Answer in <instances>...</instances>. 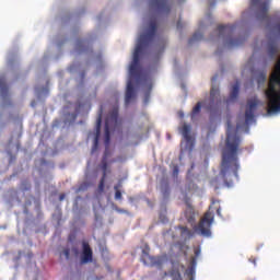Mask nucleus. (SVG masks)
<instances>
[{"label": "nucleus", "instance_id": "obj_1", "mask_svg": "<svg viewBox=\"0 0 280 280\" xmlns=\"http://www.w3.org/2000/svg\"><path fill=\"white\" fill-rule=\"evenodd\" d=\"M270 1L272 0H250V9L244 13V16H255L258 21L265 23V25L269 27L270 35L265 46L267 47L271 60H277V62L269 77V81L266 72L253 71V59L247 61L244 66L243 75L252 73L253 81L257 82L258 89H262L265 93L268 117H275L280 115V47L277 44V38L280 36V11L275 15L273 26H270L272 23L270 15H268Z\"/></svg>", "mask_w": 280, "mask_h": 280}, {"label": "nucleus", "instance_id": "obj_2", "mask_svg": "<svg viewBox=\"0 0 280 280\" xmlns=\"http://www.w3.org/2000/svg\"><path fill=\"white\" fill-rule=\"evenodd\" d=\"M261 102L257 97H252L247 101L245 115L240 116L236 129L228 122L225 148L222 152V164L220 178L224 182L226 187H233V183L237 180V170L240 163L237 162V152H240V137L237 131L243 132L246 126H250L255 121V110L261 106Z\"/></svg>", "mask_w": 280, "mask_h": 280}, {"label": "nucleus", "instance_id": "obj_3", "mask_svg": "<svg viewBox=\"0 0 280 280\" xmlns=\"http://www.w3.org/2000/svg\"><path fill=\"white\" fill-rule=\"evenodd\" d=\"M156 21H151L147 33L140 35L138 38V43L133 51V58L129 66L130 78H137V75H139V62L141 60V54H143V49H145V47H148V45L154 40V36H156Z\"/></svg>", "mask_w": 280, "mask_h": 280}, {"label": "nucleus", "instance_id": "obj_4", "mask_svg": "<svg viewBox=\"0 0 280 280\" xmlns=\"http://www.w3.org/2000/svg\"><path fill=\"white\" fill-rule=\"evenodd\" d=\"M212 40L215 43H222L226 49H235L243 45L244 38L236 39L235 26H219L212 36Z\"/></svg>", "mask_w": 280, "mask_h": 280}, {"label": "nucleus", "instance_id": "obj_5", "mask_svg": "<svg viewBox=\"0 0 280 280\" xmlns=\"http://www.w3.org/2000/svg\"><path fill=\"white\" fill-rule=\"evenodd\" d=\"M119 126V107H114L105 119V143L110 142V132Z\"/></svg>", "mask_w": 280, "mask_h": 280}, {"label": "nucleus", "instance_id": "obj_6", "mask_svg": "<svg viewBox=\"0 0 280 280\" xmlns=\"http://www.w3.org/2000/svg\"><path fill=\"white\" fill-rule=\"evenodd\" d=\"M196 279V258L190 257L185 265L177 267V280H195Z\"/></svg>", "mask_w": 280, "mask_h": 280}, {"label": "nucleus", "instance_id": "obj_7", "mask_svg": "<svg viewBox=\"0 0 280 280\" xmlns=\"http://www.w3.org/2000/svg\"><path fill=\"white\" fill-rule=\"evenodd\" d=\"M211 224H213V213L210 211L205 214L198 225L194 226L195 233L209 237L211 235Z\"/></svg>", "mask_w": 280, "mask_h": 280}, {"label": "nucleus", "instance_id": "obj_8", "mask_svg": "<svg viewBox=\"0 0 280 280\" xmlns=\"http://www.w3.org/2000/svg\"><path fill=\"white\" fill-rule=\"evenodd\" d=\"M141 261L144 266H150L151 268H161V266H167V260L165 258L152 257L150 256V252L147 249L142 250Z\"/></svg>", "mask_w": 280, "mask_h": 280}, {"label": "nucleus", "instance_id": "obj_9", "mask_svg": "<svg viewBox=\"0 0 280 280\" xmlns=\"http://www.w3.org/2000/svg\"><path fill=\"white\" fill-rule=\"evenodd\" d=\"M180 132L184 137L182 143L183 148H185V150L191 151V149L194 148V141L196 137V133L191 130V126L184 124Z\"/></svg>", "mask_w": 280, "mask_h": 280}, {"label": "nucleus", "instance_id": "obj_10", "mask_svg": "<svg viewBox=\"0 0 280 280\" xmlns=\"http://www.w3.org/2000/svg\"><path fill=\"white\" fill-rule=\"evenodd\" d=\"M151 10L158 12V14H170L172 12V4L170 0H149Z\"/></svg>", "mask_w": 280, "mask_h": 280}, {"label": "nucleus", "instance_id": "obj_11", "mask_svg": "<svg viewBox=\"0 0 280 280\" xmlns=\"http://www.w3.org/2000/svg\"><path fill=\"white\" fill-rule=\"evenodd\" d=\"M179 233H180V240L177 244V248L184 253V255H187L188 246H187V241L191 240V236L194 233L189 231V229L185 226H179Z\"/></svg>", "mask_w": 280, "mask_h": 280}, {"label": "nucleus", "instance_id": "obj_12", "mask_svg": "<svg viewBox=\"0 0 280 280\" xmlns=\"http://www.w3.org/2000/svg\"><path fill=\"white\" fill-rule=\"evenodd\" d=\"M100 167L103 172V175L98 184V190L104 191V187L106 185V176L110 174V168H108V151H105Z\"/></svg>", "mask_w": 280, "mask_h": 280}, {"label": "nucleus", "instance_id": "obj_13", "mask_svg": "<svg viewBox=\"0 0 280 280\" xmlns=\"http://www.w3.org/2000/svg\"><path fill=\"white\" fill-rule=\"evenodd\" d=\"M93 261V249L89 243H83V252L81 255V264H91Z\"/></svg>", "mask_w": 280, "mask_h": 280}, {"label": "nucleus", "instance_id": "obj_14", "mask_svg": "<svg viewBox=\"0 0 280 280\" xmlns=\"http://www.w3.org/2000/svg\"><path fill=\"white\" fill-rule=\"evenodd\" d=\"M0 95L3 102L10 100V88L8 86V83H5V77H0Z\"/></svg>", "mask_w": 280, "mask_h": 280}, {"label": "nucleus", "instance_id": "obj_15", "mask_svg": "<svg viewBox=\"0 0 280 280\" xmlns=\"http://www.w3.org/2000/svg\"><path fill=\"white\" fill-rule=\"evenodd\" d=\"M135 98V83H132V79H130L127 83V90L125 95L126 104H129Z\"/></svg>", "mask_w": 280, "mask_h": 280}, {"label": "nucleus", "instance_id": "obj_16", "mask_svg": "<svg viewBox=\"0 0 280 280\" xmlns=\"http://www.w3.org/2000/svg\"><path fill=\"white\" fill-rule=\"evenodd\" d=\"M210 97L212 104H217V106H222V98H220V90L218 88L211 89Z\"/></svg>", "mask_w": 280, "mask_h": 280}, {"label": "nucleus", "instance_id": "obj_17", "mask_svg": "<svg viewBox=\"0 0 280 280\" xmlns=\"http://www.w3.org/2000/svg\"><path fill=\"white\" fill-rule=\"evenodd\" d=\"M185 215L189 224L194 225V222L196 221V211L194 210V207H191V205L187 206Z\"/></svg>", "mask_w": 280, "mask_h": 280}, {"label": "nucleus", "instance_id": "obj_18", "mask_svg": "<svg viewBox=\"0 0 280 280\" xmlns=\"http://www.w3.org/2000/svg\"><path fill=\"white\" fill-rule=\"evenodd\" d=\"M238 93H240V83H235L232 86L230 98L225 102V104H231V102H235V100H237Z\"/></svg>", "mask_w": 280, "mask_h": 280}, {"label": "nucleus", "instance_id": "obj_19", "mask_svg": "<svg viewBox=\"0 0 280 280\" xmlns=\"http://www.w3.org/2000/svg\"><path fill=\"white\" fill-rule=\"evenodd\" d=\"M205 35L202 34V31L198 30L190 38H189V45L194 46L197 45V43H200Z\"/></svg>", "mask_w": 280, "mask_h": 280}, {"label": "nucleus", "instance_id": "obj_20", "mask_svg": "<svg viewBox=\"0 0 280 280\" xmlns=\"http://www.w3.org/2000/svg\"><path fill=\"white\" fill-rule=\"evenodd\" d=\"M102 130V110L100 112L97 119H96V136L94 139L95 145L100 142V132Z\"/></svg>", "mask_w": 280, "mask_h": 280}, {"label": "nucleus", "instance_id": "obj_21", "mask_svg": "<svg viewBox=\"0 0 280 280\" xmlns=\"http://www.w3.org/2000/svg\"><path fill=\"white\" fill-rule=\"evenodd\" d=\"M77 51L82 54V51H86V40L78 39L77 40Z\"/></svg>", "mask_w": 280, "mask_h": 280}, {"label": "nucleus", "instance_id": "obj_22", "mask_svg": "<svg viewBox=\"0 0 280 280\" xmlns=\"http://www.w3.org/2000/svg\"><path fill=\"white\" fill-rule=\"evenodd\" d=\"M121 187V184L115 185L114 189H115V200H122V195H121V190H119V188Z\"/></svg>", "mask_w": 280, "mask_h": 280}, {"label": "nucleus", "instance_id": "obj_23", "mask_svg": "<svg viewBox=\"0 0 280 280\" xmlns=\"http://www.w3.org/2000/svg\"><path fill=\"white\" fill-rule=\"evenodd\" d=\"M164 277H171L172 280H176V269H172L168 272H164Z\"/></svg>", "mask_w": 280, "mask_h": 280}, {"label": "nucleus", "instance_id": "obj_24", "mask_svg": "<svg viewBox=\"0 0 280 280\" xmlns=\"http://www.w3.org/2000/svg\"><path fill=\"white\" fill-rule=\"evenodd\" d=\"M200 108H202L201 103H197V105L192 108V117L195 115H198V113H200Z\"/></svg>", "mask_w": 280, "mask_h": 280}, {"label": "nucleus", "instance_id": "obj_25", "mask_svg": "<svg viewBox=\"0 0 280 280\" xmlns=\"http://www.w3.org/2000/svg\"><path fill=\"white\" fill-rule=\"evenodd\" d=\"M170 192H171L170 186H165V187L162 189V194H163V197H164V198H168V197H170Z\"/></svg>", "mask_w": 280, "mask_h": 280}, {"label": "nucleus", "instance_id": "obj_26", "mask_svg": "<svg viewBox=\"0 0 280 280\" xmlns=\"http://www.w3.org/2000/svg\"><path fill=\"white\" fill-rule=\"evenodd\" d=\"M85 189H89V184L83 183L79 186L78 191H85Z\"/></svg>", "mask_w": 280, "mask_h": 280}, {"label": "nucleus", "instance_id": "obj_27", "mask_svg": "<svg viewBox=\"0 0 280 280\" xmlns=\"http://www.w3.org/2000/svg\"><path fill=\"white\" fill-rule=\"evenodd\" d=\"M183 27H185V23H183V21L178 20L177 24H176V30H183Z\"/></svg>", "mask_w": 280, "mask_h": 280}, {"label": "nucleus", "instance_id": "obj_28", "mask_svg": "<svg viewBox=\"0 0 280 280\" xmlns=\"http://www.w3.org/2000/svg\"><path fill=\"white\" fill-rule=\"evenodd\" d=\"M30 183H27V182H23L22 183V189L24 190V191H27V189H30Z\"/></svg>", "mask_w": 280, "mask_h": 280}, {"label": "nucleus", "instance_id": "obj_29", "mask_svg": "<svg viewBox=\"0 0 280 280\" xmlns=\"http://www.w3.org/2000/svg\"><path fill=\"white\" fill-rule=\"evenodd\" d=\"M160 220L163 224H165V222H167V217L166 215H163V214H160Z\"/></svg>", "mask_w": 280, "mask_h": 280}, {"label": "nucleus", "instance_id": "obj_30", "mask_svg": "<svg viewBox=\"0 0 280 280\" xmlns=\"http://www.w3.org/2000/svg\"><path fill=\"white\" fill-rule=\"evenodd\" d=\"M180 89H182L184 95H187V86H185V83H182Z\"/></svg>", "mask_w": 280, "mask_h": 280}, {"label": "nucleus", "instance_id": "obj_31", "mask_svg": "<svg viewBox=\"0 0 280 280\" xmlns=\"http://www.w3.org/2000/svg\"><path fill=\"white\" fill-rule=\"evenodd\" d=\"M200 253H201V250H200V248H195V257H200Z\"/></svg>", "mask_w": 280, "mask_h": 280}, {"label": "nucleus", "instance_id": "obj_32", "mask_svg": "<svg viewBox=\"0 0 280 280\" xmlns=\"http://www.w3.org/2000/svg\"><path fill=\"white\" fill-rule=\"evenodd\" d=\"M63 255H65L66 259H69L70 250L69 249H65L63 250Z\"/></svg>", "mask_w": 280, "mask_h": 280}, {"label": "nucleus", "instance_id": "obj_33", "mask_svg": "<svg viewBox=\"0 0 280 280\" xmlns=\"http://www.w3.org/2000/svg\"><path fill=\"white\" fill-rule=\"evenodd\" d=\"M66 198V195L65 194H61L60 196H59V200H60V202H62V200Z\"/></svg>", "mask_w": 280, "mask_h": 280}, {"label": "nucleus", "instance_id": "obj_34", "mask_svg": "<svg viewBox=\"0 0 280 280\" xmlns=\"http://www.w3.org/2000/svg\"><path fill=\"white\" fill-rule=\"evenodd\" d=\"M78 117V114L77 113H73L72 114V119H75Z\"/></svg>", "mask_w": 280, "mask_h": 280}, {"label": "nucleus", "instance_id": "obj_35", "mask_svg": "<svg viewBox=\"0 0 280 280\" xmlns=\"http://www.w3.org/2000/svg\"><path fill=\"white\" fill-rule=\"evenodd\" d=\"M217 213H218V215H222L220 208H217Z\"/></svg>", "mask_w": 280, "mask_h": 280}, {"label": "nucleus", "instance_id": "obj_36", "mask_svg": "<svg viewBox=\"0 0 280 280\" xmlns=\"http://www.w3.org/2000/svg\"><path fill=\"white\" fill-rule=\"evenodd\" d=\"M31 106L35 107V106H36V102L33 101V102L31 103Z\"/></svg>", "mask_w": 280, "mask_h": 280}, {"label": "nucleus", "instance_id": "obj_37", "mask_svg": "<svg viewBox=\"0 0 280 280\" xmlns=\"http://www.w3.org/2000/svg\"><path fill=\"white\" fill-rule=\"evenodd\" d=\"M177 3H185V0H177Z\"/></svg>", "mask_w": 280, "mask_h": 280}, {"label": "nucleus", "instance_id": "obj_38", "mask_svg": "<svg viewBox=\"0 0 280 280\" xmlns=\"http://www.w3.org/2000/svg\"><path fill=\"white\" fill-rule=\"evenodd\" d=\"M173 174H176V166L173 167Z\"/></svg>", "mask_w": 280, "mask_h": 280}, {"label": "nucleus", "instance_id": "obj_39", "mask_svg": "<svg viewBox=\"0 0 280 280\" xmlns=\"http://www.w3.org/2000/svg\"><path fill=\"white\" fill-rule=\"evenodd\" d=\"M13 61L12 60H9L8 65L12 66Z\"/></svg>", "mask_w": 280, "mask_h": 280}, {"label": "nucleus", "instance_id": "obj_40", "mask_svg": "<svg viewBox=\"0 0 280 280\" xmlns=\"http://www.w3.org/2000/svg\"><path fill=\"white\" fill-rule=\"evenodd\" d=\"M171 266L174 268V261L171 260Z\"/></svg>", "mask_w": 280, "mask_h": 280}]
</instances>
